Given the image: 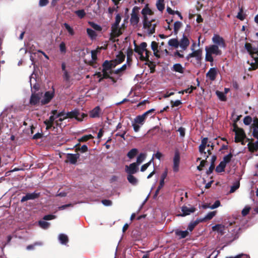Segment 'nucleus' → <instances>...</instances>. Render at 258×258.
I'll use <instances>...</instances> for the list:
<instances>
[{"mask_svg": "<svg viewBox=\"0 0 258 258\" xmlns=\"http://www.w3.org/2000/svg\"><path fill=\"white\" fill-rule=\"evenodd\" d=\"M210 147V149H209L207 150V152L208 155L207 156L211 155L212 154L211 150L214 149V145L213 143H212L211 141H208V138H204L201 141V144L199 146V152L201 154H206V152L205 151L206 147Z\"/></svg>", "mask_w": 258, "mask_h": 258, "instance_id": "obj_1", "label": "nucleus"}, {"mask_svg": "<svg viewBox=\"0 0 258 258\" xmlns=\"http://www.w3.org/2000/svg\"><path fill=\"white\" fill-rule=\"evenodd\" d=\"M87 116L86 114L81 112L79 109H75L70 112H68L65 116V118H75L78 121H82L83 118Z\"/></svg>", "mask_w": 258, "mask_h": 258, "instance_id": "obj_2", "label": "nucleus"}, {"mask_svg": "<svg viewBox=\"0 0 258 258\" xmlns=\"http://www.w3.org/2000/svg\"><path fill=\"white\" fill-rule=\"evenodd\" d=\"M140 8L137 6H135L132 9L131 14L130 23L133 26H137L140 21L139 11Z\"/></svg>", "mask_w": 258, "mask_h": 258, "instance_id": "obj_3", "label": "nucleus"}, {"mask_svg": "<svg viewBox=\"0 0 258 258\" xmlns=\"http://www.w3.org/2000/svg\"><path fill=\"white\" fill-rule=\"evenodd\" d=\"M155 20L152 19L150 21L147 20L146 26H144V20H143V28L147 29L149 34H153L155 32V28L156 27V23H155Z\"/></svg>", "mask_w": 258, "mask_h": 258, "instance_id": "obj_4", "label": "nucleus"}, {"mask_svg": "<svg viewBox=\"0 0 258 258\" xmlns=\"http://www.w3.org/2000/svg\"><path fill=\"white\" fill-rule=\"evenodd\" d=\"M42 93L33 92L31 94L29 103L31 105H36L39 103L41 97L42 96Z\"/></svg>", "mask_w": 258, "mask_h": 258, "instance_id": "obj_5", "label": "nucleus"}, {"mask_svg": "<svg viewBox=\"0 0 258 258\" xmlns=\"http://www.w3.org/2000/svg\"><path fill=\"white\" fill-rule=\"evenodd\" d=\"M180 153L178 150H175L174 156L173 159V170L175 172H177L179 171V165L180 163Z\"/></svg>", "mask_w": 258, "mask_h": 258, "instance_id": "obj_6", "label": "nucleus"}, {"mask_svg": "<svg viewBox=\"0 0 258 258\" xmlns=\"http://www.w3.org/2000/svg\"><path fill=\"white\" fill-rule=\"evenodd\" d=\"M125 171L127 175H133L139 171L138 164L136 163H131L130 165H126L125 167Z\"/></svg>", "mask_w": 258, "mask_h": 258, "instance_id": "obj_7", "label": "nucleus"}, {"mask_svg": "<svg viewBox=\"0 0 258 258\" xmlns=\"http://www.w3.org/2000/svg\"><path fill=\"white\" fill-rule=\"evenodd\" d=\"M235 133V142L236 143L241 142L242 144H243V141L246 138V135L243 130L242 128L239 129V130L236 131Z\"/></svg>", "mask_w": 258, "mask_h": 258, "instance_id": "obj_8", "label": "nucleus"}, {"mask_svg": "<svg viewBox=\"0 0 258 258\" xmlns=\"http://www.w3.org/2000/svg\"><path fill=\"white\" fill-rule=\"evenodd\" d=\"M212 41L213 43L215 44V45H217L218 46L223 48L226 47V44L224 39L219 35H214L212 38Z\"/></svg>", "mask_w": 258, "mask_h": 258, "instance_id": "obj_9", "label": "nucleus"}, {"mask_svg": "<svg viewBox=\"0 0 258 258\" xmlns=\"http://www.w3.org/2000/svg\"><path fill=\"white\" fill-rule=\"evenodd\" d=\"M245 48L247 51L249 53L251 57L256 59L258 58V51L256 48L252 47L251 44L249 43H246L245 44Z\"/></svg>", "mask_w": 258, "mask_h": 258, "instance_id": "obj_10", "label": "nucleus"}, {"mask_svg": "<svg viewBox=\"0 0 258 258\" xmlns=\"http://www.w3.org/2000/svg\"><path fill=\"white\" fill-rule=\"evenodd\" d=\"M40 196V192H34L32 193H27L25 196H23L21 200V203H24L27 201L35 200L38 198Z\"/></svg>", "mask_w": 258, "mask_h": 258, "instance_id": "obj_11", "label": "nucleus"}, {"mask_svg": "<svg viewBox=\"0 0 258 258\" xmlns=\"http://www.w3.org/2000/svg\"><path fill=\"white\" fill-rule=\"evenodd\" d=\"M205 50H208L209 53L216 55H221L222 54V51L219 49V46L217 45L213 44L209 47H206Z\"/></svg>", "mask_w": 258, "mask_h": 258, "instance_id": "obj_12", "label": "nucleus"}, {"mask_svg": "<svg viewBox=\"0 0 258 258\" xmlns=\"http://www.w3.org/2000/svg\"><path fill=\"white\" fill-rule=\"evenodd\" d=\"M141 13L143 16L144 24L145 26L147 23V20H149L147 15H152L153 14V12L148 7V5H146L145 8H144L142 10Z\"/></svg>", "mask_w": 258, "mask_h": 258, "instance_id": "obj_13", "label": "nucleus"}, {"mask_svg": "<svg viewBox=\"0 0 258 258\" xmlns=\"http://www.w3.org/2000/svg\"><path fill=\"white\" fill-rule=\"evenodd\" d=\"M196 211V208L194 207L188 208L187 206H183L181 207L182 213L178 214V216L184 217L194 213Z\"/></svg>", "mask_w": 258, "mask_h": 258, "instance_id": "obj_14", "label": "nucleus"}, {"mask_svg": "<svg viewBox=\"0 0 258 258\" xmlns=\"http://www.w3.org/2000/svg\"><path fill=\"white\" fill-rule=\"evenodd\" d=\"M135 49L134 51L138 53V54H141L143 53L147 46V44L145 42H142L139 45H138L135 41H134Z\"/></svg>", "mask_w": 258, "mask_h": 258, "instance_id": "obj_15", "label": "nucleus"}, {"mask_svg": "<svg viewBox=\"0 0 258 258\" xmlns=\"http://www.w3.org/2000/svg\"><path fill=\"white\" fill-rule=\"evenodd\" d=\"M54 96V92L47 91L45 93L43 99L41 100L42 105L48 103Z\"/></svg>", "mask_w": 258, "mask_h": 258, "instance_id": "obj_16", "label": "nucleus"}, {"mask_svg": "<svg viewBox=\"0 0 258 258\" xmlns=\"http://www.w3.org/2000/svg\"><path fill=\"white\" fill-rule=\"evenodd\" d=\"M80 154H68L67 155V162H69L72 164H76L78 159L80 158Z\"/></svg>", "mask_w": 258, "mask_h": 258, "instance_id": "obj_17", "label": "nucleus"}, {"mask_svg": "<svg viewBox=\"0 0 258 258\" xmlns=\"http://www.w3.org/2000/svg\"><path fill=\"white\" fill-rule=\"evenodd\" d=\"M202 50L200 49L194 51L192 53L187 55L186 58L189 60L191 57H196L198 61H200L202 59Z\"/></svg>", "mask_w": 258, "mask_h": 258, "instance_id": "obj_18", "label": "nucleus"}, {"mask_svg": "<svg viewBox=\"0 0 258 258\" xmlns=\"http://www.w3.org/2000/svg\"><path fill=\"white\" fill-rule=\"evenodd\" d=\"M179 42V46L184 50L187 49L190 43L189 39L184 34Z\"/></svg>", "mask_w": 258, "mask_h": 258, "instance_id": "obj_19", "label": "nucleus"}, {"mask_svg": "<svg viewBox=\"0 0 258 258\" xmlns=\"http://www.w3.org/2000/svg\"><path fill=\"white\" fill-rule=\"evenodd\" d=\"M122 34L120 29L119 28V26H115V25H112L111 26V33L110 36V40H112L113 38H115L119 36Z\"/></svg>", "mask_w": 258, "mask_h": 258, "instance_id": "obj_20", "label": "nucleus"}, {"mask_svg": "<svg viewBox=\"0 0 258 258\" xmlns=\"http://www.w3.org/2000/svg\"><path fill=\"white\" fill-rule=\"evenodd\" d=\"M217 74V69L215 68H212L206 74V77L209 78L211 81H213L215 80Z\"/></svg>", "mask_w": 258, "mask_h": 258, "instance_id": "obj_21", "label": "nucleus"}, {"mask_svg": "<svg viewBox=\"0 0 258 258\" xmlns=\"http://www.w3.org/2000/svg\"><path fill=\"white\" fill-rule=\"evenodd\" d=\"M214 231H217L220 235H223L225 233V227L222 224H216L212 227Z\"/></svg>", "mask_w": 258, "mask_h": 258, "instance_id": "obj_22", "label": "nucleus"}, {"mask_svg": "<svg viewBox=\"0 0 258 258\" xmlns=\"http://www.w3.org/2000/svg\"><path fill=\"white\" fill-rule=\"evenodd\" d=\"M151 49L154 52V55L157 58H160V55L159 54V51L158 50V43L156 41H152L151 42Z\"/></svg>", "mask_w": 258, "mask_h": 258, "instance_id": "obj_23", "label": "nucleus"}, {"mask_svg": "<svg viewBox=\"0 0 258 258\" xmlns=\"http://www.w3.org/2000/svg\"><path fill=\"white\" fill-rule=\"evenodd\" d=\"M146 119L145 114H143L142 115L137 116L134 119V122L142 125L144 124Z\"/></svg>", "mask_w": 258, "mask_h": 258, "instance_id": "obj_24", "label": "nucleus"}, {"mask_svg": "<svg viewBox=\"0 0 258 258\" xmlns=\"http://www.w3.org/2000/svg\"><path fill=\"white\" fill-rule=\"evenodd\" d=\"M101 109L99 106L95 107L90 112V116L92 118L98 117L100 112Z\"/></svg>", "mask_w": 258, "mask_h": 258, "instance_id": "obj_25", "label": "nucleus"}, {"mask_svg": "<svg viewBox=\"0 0 258 258\" xmlns=\"http://www.w3.org/2000/svg\"><path fill=\"white\" fill-rule=\"evenodd\" d=\"M184 68L182 67L180 63H175L173 66L172 70L175 72H178L180 74L184 73Z\"/></svg>", "mask_w": 258, "mask_h": 258, "instance_id": "obj_26", "label": "nucleus"}, {"mask_svg": "<svg viewBox=\"0 0 258 258\" xmlns=\"http://www.w3.org/2000/svg\"><path fill=\"white\" fill-rule=\"evenodd\" d=\"M92 60L90 61L89 64L94 68H96V60L97 59V51L92 50L91 51Z\"/></svg>", "mask_w": 258, "mask_h": 258, "instance_id": "obj_27", "label": "nucleus"}, {"mask_svg": "<svg viewBox=\"0 0 258 258\" xmlns=\"http://www.w3.org/2000/svg\"><path fill=\"white\" fill-rule=\"evenodd\" d=\"M216 211L209 212L204 218L200 219L201 222H206L212 219L216 214Z\"/></svg>", "mask_w": 258, "mask_h": 258, "instance_id": "obj_28", "label": "nucleus"}, {"mask_svg": "<svg viewBox=\"0 0 258 258\" xmlns=\"http://www.w3.org/2000/svg\"><path fill=\"white\" fill-rule=\"evenodd\" d=\"M189 234L187 230L181 231L177 230L175 231V235L179 236V239L184 238Z\"/></svg>", "mask_w": 258, "mask_h": 258, "instance_id": "obj_29", "label": "nucleus"}, {"mask_svg": "<svg viewBox=\"0 0 258 258\" xmlns=\"http://www.w3.org/2000/svg\"><path fill=\"white\" fill-rule=\"evenodd\" d=\"M127 179L128 181L133 185H136L138 183V179L133 175H127Z\"/></svg>", "mask_w": 258, "mask_h": 258, "instance_id": "obj_30", "label": "nucleus"}, {"mask_svg": "<svg viewBox=\"0 0 258 258\" xmlns=\"http://www.w3.org/2000/svg\"><path fill=\"white\" fill-rule=\"evenodd\" d=\"M125 55L122 51H119V53L116 55V58L114 59L118 64L123 62L125 59Z\"/></svg>", "mask_w": 258, "mask_h": 258, "instance_id": "obj_31", "label": "nucleus"}, {"mask_svg": "<svg viewBox=\"0 0 258 258\" xmlns=\"http://www.w3.org/2000/svg\"><path fill=\"white\" fill-rule=\"evenodd\" d=\"M168 45L169 46L174 47L175 48H178L179 46V42L177 38H172L168 41Z\"/></svg>", "mask_w": 258, "mask_h": 258, "instance_id": "obj_32", "label": "nucleus"}, {"mask_svg": "<svg viewBox=\"0 0 258 258\" xmlns=\"http://www.w3.org/2000/svg\"><path fill=\"white\" fill-rule=\"evenodd\" d=\"M201 221L200 219H197L196 221L191 222L188 225L187 229L190 231H192L195 227Z\"/></svg>", "mask_w": 258, "mask_h": 258, "instance_id": "obj_33", "label": "nucleus"}, {"mask_svg": "<svg viewBox=\"0 0 258 258\" xmlns=\"http://www.w3.org/2000/svg\"><path fill=\"white\" fill-rule=\"evenodd\" d=\"M58 238L60 243L62 244H66L69 241L68 237L64 234H59Z\"/></svg>", "mask_w": 258, "mask_h": 258, "instance_id": "obj_34", "label": "nucleus"}, {"mask_svg": "<svg viewBox=\"0 0 258 258\" xmlns=\"http://www.w3.org/2000/svg\"><path fill=\"white\" fill-rule=\"evenodd\" d=\"M138 150L137 149L134 148L131 149L127 154V156L130 159H133L138 154Z\"/></svg>", "mask_w": 258, "mask_h": 258, "instance_id": "obj_35", "label": "nucleus"}, {"mask_svg": "<svg viewBox=\"0 0 258 258\" xmlns=\"http://www.w3.org/2000/svg\"><path fill=\"white\" fill-rule=\"evenodd\" d=\"M102 72L108 71L111 70L109 60H105L102 64Z\"/></svg>", "mask_w": 258, "mask_h": 258, "instance_id": "obj_36", "label": "nucleus"}, {"mask_svg": "<svg viewBox=\"0 0 258 258\" xmlns=\"http://www.w3.org/2000/svg\"><path fill=\"white\" fill-rule=\"evenodd\" d=\"M87 33L89 37L92 39H94L97 37L96 33L90 28H87L86 30Z\"/></svg>", "mask_w": 258, "mask_h": 258, "instance_id": "obj_37", "label": "nucleus"}, {"mask_svg": "<svg viewBox=\"0 0 258 258\" xmlns=\"http://www.w3.org/2000/svg\"><path fill=\"white\" fill-rule=\"evenodd\" d=\"M182 24L179 21H176L174 24V33L175 35H177L179 30L181 27Z\"/></svg>", "mask_w": 258, "mask_h": 258, "instance_id": "obj_38", "label": "nucleus"}, {"mask_svg": "<svg viewBox=\"0 0 258 258\" xmlns=\"http://www.w3.org/2000/svg\"><path fill=\"white\" fill-rule=\"evenodd\" d=\"M226 166V165L221 161L220 164L216 167L215 170L218 173L223 172L225 170Z\"/></svg>", "mask_w": 258, "mask_h": 258, "instance_id": "obj_39", "label": "nucleus"}, {"mask_svg": "<svg viewBox=\"0 0 258 258\" xmlns=\"http://www.w3.org/2000/svg\"><path fill=\"white\" fill-rule=\"evenodd\" d=\"M79 144H77L75 146V147H76L75 151L76 152H78L79 151H81L82 153H85V152H86L87 151H88V147L87 146V145H84L81 147H78V146H79Z\"/></svg>", "mask_w": 258, "mask_h": 258, "instance_id": "obj_40", "label": "nucleus"}, {"mask_svg": "<svg viewBox=\"0 0 258 258\" xmlns=\"http://www.w3.org/2000/svg\"><path fill=\"white\" fill-rule=\"evenodd\" d=\"M232 157H233L232 154L231 153H230L229 154L223 157V161H222L221 162H222L225 165H226L227 163H229L231 161Z\"/></svg>", "mask_w": 258, "mask_h": 258, "instance_id": "obj_41", "label": "nucleus"}, {"mask_svg": "<svg viewBox=\"0 0 258 258\" xmlns=\"http://www.w3.org/2000/svg\"><path fill=\"white\" fill-rule=\"evenodd\" d=\"M164 1V0H158V1L156 3V6L157 9L159 11L161 12H162V11L165 8Z\"/></svg>", "mask_w": 258, "mask_h": 258, "instance_id": "obj_42", "label": "nucleus"}, {"mask_svg": "<svg viewBox=\"0 0 258 258\" xmlns=\"http://www.w3.org/2000/svg\"><path fill=\"white\" fill-rule=\"evenodd\" d=\"M89 24L96 31H101L102 30V28L100 25L95 23L93 22H89Z\"/></svg>", "mask_w": 258, "mask_h": 258, "instance_id": "obj_43", "label": "nucleus"}, {"mask_svg": "<svg viewBox=\"0 0 258 258\" xmlns=\"http://www.w3.org/2000/svg\"><path fill=\"white\" fill-rule=\"evenodd\" d=\"M94 138V137L92 135H85L82 137L80 139H79V141L80 142H85L87 141L92 139Z\"/></svg>", "mask_w": 258, "mask_h": 258, "instance_id": "obj_44", "label": "nucleus"}, {"mask_svg": "<svg viewBox=\"0 0 258 258\" xmlns=\"http://www.w3.org/2000/svg\"><path fill=\"white\" fill-rule=\"evenodd\" d=\"M59 49L60 53L62 54H66L67 52V47L66 43L64 42H61L59 45Z\"/></svg>", "mask_w": 258, "mask_h": 258, "instance_id": "obj_45", "label": "nucleus"}, {"mask_svg": "<svg viewBox=\"0 0 258 258\" xmlns=\"http://www.w3.org/2000/svg\"><path fill=\"white\" fill-rule=\"evenodd\" d=\"M216 94L221 101H226L227 98L224 93H223L222 92H220L219 91H217Z\"/></svg>", "mask_w": 258, "mask_h": 258, "instance_id": "obj_46", "label": "nucleus"}, {"mask_svg": "<svg viewBox=\"0 0 258 258\" xmlns=\"http://www.w3.org/2000/svg\"><path fill=\"white\" fill-rule=\"evenodd\" d=\"M63 25L70 35L73 36L75 34L74 29L68 23H65L63 24Z\"/></svg>", "mask_w": 258, "mask_h": 258, "instance_id": "obj_47", "label": "nucleus"}, {"mask_svg": "<svg viewBox=\"0 0 258 258\" xmlns=\"http://www.w3.org/2000/svg\"><path fill=\"white\" fill-rule=\"evenodd\" d=\"M146 158V155L144 153H141L137 157L136 163L138 165L142 163Z\"/></svg>", "mask_w": 258, "mask_h": 258, "instance_id": "obj_48", "label": "nucleus"}, {"mask_svg": "<svg viewBox=\"0 0 258 258\" xmlns=\"http://www.w3.org/2000/svg\"><path fill=\"white\" fill-rule=\"evenodd\" d=\"M205 159L202 160L201 161L200 165L197 167L198 170H199L200 171H201L203 169V167H204L205 166V164L207 162V159L208 158V156H205Z\"/></svg>", "mask_w": 258, "mask_h": 258, "instance_id": "obj_49", "label": "nucleus"}, {"mask_svg": "<svg viewBox=\"0 0 258 258\" xmlns=\"http://www.w3.org/2000/svg\"><path fill=\"white\" fill-rule=\"evenodd\" d=\"M75 14L81 19L83 18L86 15V13L84 10H77L75 12Z\"/></svg>", "mask_w": 258, "mask_h": 258, "instance_id": "obj_50", "label": "nucleus"}, {"mask_svg": "<svg viewBox=\"0 0 258 258\" xmlns=\"http://www.w3.org/2000/svg\"><path fill=\"white\" fill-rule=\"evenodd\" d=\"M206 57H205L206 60L207 61L213 62V60H214L213 57L212 56L213 54L209 53V51H208V50H206Z\"/></svg>", "mask_w": 258, "mask_h": 258, "instance_id": "obj_51", "label": "nucleus"}, {"mask_svg": "<svg viewBox=\"0 0 258 258\" xmlns=\"http://www.w3.org/2000/svg\"><path fill=\"white\" fill-rule=\"evenodd\" d=\"M39 225L41 228L43 229H47L49 226V223L45 221H39Z\"/></svg>", "mask_w": 258, "mask_h": 258, "instance_id": "obj_52", "label": "nucleus"}, {"mask_svg": "<svg viewBox=\"0 0 258 258\" xmlns=\"http://www.w3.org/2000/svg\"><path fill=\"white\" fill-rule=\"evenodd\" d=\"M252 136L254 138L258 139V124L252 127Z\"/></svg>", "mask_w": 258, "mask_h": 258, "instance_id": "obj_53", "label": "nucleus"}, {"mask_svg": "<svg viewBox=\"0 0 258 258\" xmlns=\"http://www.w3.org/2000/svg\"><path fill=\"white\" fill-rule=\"evenodd\" d=\"M252 121V119L250 116H246L243 119V123L247 125H249Z\"/></svg>", "mask_w": 258, "mask_h": 258, "instance_id": "obj_54", "label": "nucleus"}, {"mask_svg": "<svg viewBox=\"0 0 258 258\" xmlns=\"http://www.w3.org/2000/svg\"><path fill=\"white\" fill-rule=\"evenodd\" d=\"M240 186L239 182H237L234 183L231 187L230 190V192H234L236 189H237Z\"/></svg>", "mask_w": 258, "mask_h": 258, "instance_id": "obj_55", "label": "nucleus"}, {"mask_svg": "<svg viewBox=\"0 0 258 258\" xmlns=\"http://www.w3.org/2000/svg\"><path fill=\"white\" fill-rule=\"evenodd\" d=\"M121 19V16L119 14H117L115 17V21L114 23L112 25H115V26H119V24L120 22Z\"/></svg>", "mask_w": 258, "mask_h": 258, "instance_id": "obj_56", "label": "nucleus"}, {"mask_svg": "<svg viewBox=\"0 0 258 258\" xmlns=\"http://www.w3.org/2000/svg\"><path fill=\"white\" fill-rule=\"evenodd\" d=\"M126 69V64H124L120 68L114 70V74H119Z\"/></svg>", "mask_w": 258, "mask_h": 258, "instance_id": "obj_57", "label": "nucleus"}, {"mask_svg": "<svg viewBox=\"0 0 258 258\" xmlns=\"http://www.w3.org/2000/svg\"><path fill=\"white\" fill-rule=\"evenodd\" d=\"M70 78L71 76L69 72L67 71H65V72H63V78L64 80L67 82H69L70 81Z\"/></svg>", "mask_w": 258, "mask_h": 258, "instance_id": "obj_58", "label": "nucleus"}, {"mask_svg": "<svg viewBox=\"0 0 258 258\" xmlns=\"http://www.w3.org/2000/svg\"><path fill=\"white\" fill-rule=\"evenodd\" d=\"M153 158H152L149 162H148V163L143 165L141 168V171L142 172H144L147 169V168L150 166V165L151 164L152 161H153Z\"/></svg>", "mask_w": 258, "mask_h": 258, "instance_id": "obj_59", "label": "nucleus"}, {"mask_svg": "<svg viewBox=\"0 0 258 258\" xmlns=\"http://www.w3.org/2000/svg\"><path fill=\"white\" fill-rule=\"evenodd\" d=\"M118 5H114L115 6L112 8L109 7L108 9V11L109 14L112 15L114 11H117V10L119 8V7L118 6Z\"/></svg>", "mask_w": 258, "mask_h": 258, "instance_id": "obj_60", "label": "nucleus"}, {"mask_svg": "<svg viewBox=\"0 0 258 258\" xmlns=\"http://www.w3.org/2000/svg\"><path fill=\"white\" fill-rule=\"evenodd\" d=\"M170 103L172 108L174 107H177L182 104L181 101L179 100H176L175 101L171 100Z\"/></svg>", "mask_w": 258, "mask_h": 258, "instance_id": "obj_61", "label": "nucleus"}, {"mask_svg": "<svg viewBox=\"0 0 258 258\" xmlns=\"http://www.w3.org/2000/svg\"><path fill=\"white\" fill-rule=\"evenodd\" d=\"M237 18L241 21L245 19V17L244 15L243 14V10L242 9H240V11L237 15Z\"/></svg>", "mask_w": 258, "mask_h": 258, "instance_id": "obj_62", "label": "nucleus"}, {"mask_svg": "<svg viewBox=\"0 0 258 258\" xmlns=\"http://www.w3.org/2000/svg\"><path fill=\"white\" fill-rule=\"evenodd\" d=\"M250 210V207H245L242 211L241 214L243 216H246L249 212Z\"/></svg>", "mask_w": 258, "mask_h": 258, "instance_id": "obj_63", "label": "nucleus"}, {"mask_svg": "<svg viewBox=\"0 0 258 258\" xmlns=\"http://www.w3.org/2000/svg\"><path fill=\"white\" fill-rule=\"evenodd\" d=\"M44 124L46 125V129L49 130L53 127V129L55 128V126L53 125V123L48 122L47 120H45L44 121Z\"/></svg>", "mask_w": 258, "mask_h": 258, "instance_id": "obj_64", "label": "nucleus"}]
</instances>
